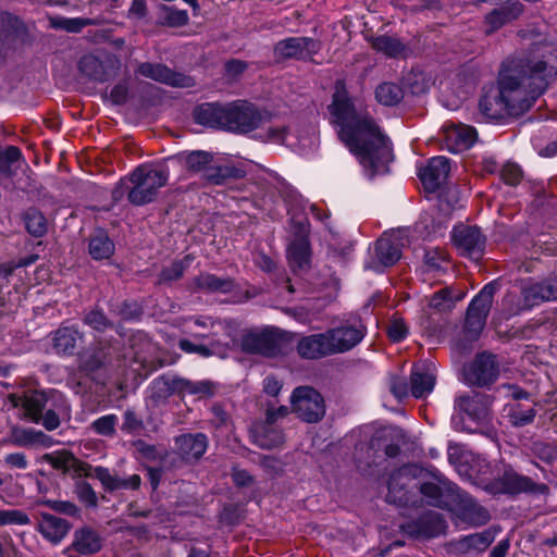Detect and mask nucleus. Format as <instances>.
I'll use <instances>...</instances> for the list:
<instances>
[{
    "label": "nucleus",
    "mask_w": 557,
    "mask_h": 557,
    "mask_svg": "<svg viewBox=\"0 0 557 557\" xmlns=\"http://www.w3.org/2000/svg\"><path fill=\"white\" fill-rule=\"evenodd\" d=\"M213 162V154L208 151L196 150L191 151L185 157V165L189 172L202 173V178L206 181V171L211 168Z\"/></svg>",
    "instance_id": "09e8293b"
},
{
    "label": "nucleus",
    "mask_w": 557,
    "mask_h": 557,
    "mask_svg": "<svg viewBox=\"0 0 557 557\" xmlns=\"http://www.w3.org/2000/svg\"><path fill=\"white\" fill-rule=\"evenodd\" d=\"M556 78L557 45L534 40L502 63L497 86L481 96L479 111L488 121L519 117Z\"/></svg>",
    "instance_id": "f257e3e1"
},
{
    "label": "nucleus",
    "mask_w": 557,
    "mask_h": 557,
    "mask_svg": "<svg viewBox=\"0 0 557 557\" xmlns=\"http://www.w3.org/2000/svg\"><path fill=\"white\" fill-rule=\"evenodd\" d=\"M450 164L445 157L432 158L428 165L420 172V180L429 193H434L447 181Z\"/></svg>",
    "instance_id": "393cba45"
},
{
    "label": "nucleus",
    "mask_w": 557,
    "mask_h": 557,
    "mask_svg": "<svg viewBox=\"0 0 557 557\" xmlns=\"http://www.w3.org/2000/svg\"><path fill=\"white\" fill-rule=\"evenodd\" d=\"M492 397L486 394L472 392L456 398L455 407L465 412L473 421H486L491 413Z\"/></svg>",
    "instance_id": "6ab92c4d"
},
{
    "label": "nucleus",
    "mask_w": 557,
    "mask_h": 557,
    "mask_svg": "<svg viewBox=\"0 0 557 557\" xmlns=\"http://www.w3.org/2000/svg\"><path fill=\"white\" fill-rule=\"evenodd\" d=\"M524 5L520 1L508 3L504 7L493 8L484 15V33L490 36L503 26L517 21L523 13Z\"/></svg>",
    "instance_id": "412c9836"
},
{
    "label": "nucleus",
    "mask_w": 557,
    "mask_h": 557,
    "mask_svg": "<svg viewBox=\"0 0 557 557\" xmlns=\"http://www.w3.org/2000/svg\"><path fill=\"white\" fill-rule=\"evenodd\" d=\"M198 289L209 293H230L234 289L235 283L231 277H219L211 273H200L194 278Z\"/></svg>",
    "instance_id": "4c0bfd02"
},
{
    "label": "nucleus",
    "mask_w": 557,
    "mask_h": 557,
    "mask_svg": "<svg viewBox=\"0 0 557 557\" xmlns=\"http://www.w3.org/2000/svg\"><path fill=\"white\" fill-rule=\"evenodd\" d=\"M371 47L388 58H398L406 50V45L395 36L381 35L370 38Z\"/></svg>",
    "instance_id": "37998d69"
},
{
    "label": "nucleus",
    "mask_w": 557,
    "mask_h": 557,
    "mask_svg": "<svg viewBox=\"0 0 557 557\" xmlns=\"http://www.w3.org/2000/svg\"><path fill=\"white\" fill-rule=\"evenodd\" d=\"M136 73L140 74L144 77L173 87L188 88L195 85V81L193 77L182 73L174 72L170 70L168 66L160 63H140L136 70Z\"/></svg>",
    "instance_id": "2eb2a0df"
},
{
    "label": "nucleus",
    "mask_w": 557,
    "mask_h": 557,
    "mask_svg": "<svg viewBox=\"0 0 557 557\" xmlns=\"http://www.w3.org/2000/svg\"><path fill=\"white\" fill-rule=\"evenodd\" d=\"M450 509H454L460 520L471 525H483L486 524L491 515L486 508L481 506L473 497L468 493L458 488Z\"/></svg>",
    "instance_id": "ddd939ff"
},
{
    "label": "nucleus",
    "mask_w": 557,
    "mask_h": 557,
    "mask_svg": "<svg viewBox=\"0 0 557 557\" xmlns=\"http://www.w3.org/2000/svg\"><path fill=\"white\" fill-rule=\"evenodd\" d=\"M423 332L430 337L453 335L454 324L445 315H423L420 322Z\"/></svg>",
    "instance_id": "c03bdc74"
},
{
    "label": "nucleus",
    "mask_w": 557,
    "mask_h": 557,
    "mask_svg": "<svg viewBox=\"0 0 557 557\" xmlns=\"http://www.w3.org/2000/svg\"><path fill=\"white\" fill-rule=\"evenodd\" d=\"M171 397L168 382L165 381V374L156 377L150 385L149 398L156 406L165 404Z\"/></svg>",
    "instance_id": "4d7b16f0"
},
{
    "label": "nucleus",
    "mask_w": 557,
    "mask_h": 557,
    "mask_svg": "<svg viewBox=\"0 0 557 557\" xmlns=\"http://www.w3.org/2000/svg\"><path fill=\"white\" fill-rule=\"evenodd\" d=\"M132 349L134 350V361L140 363L141 367L149 372L165 364V361L162 359L154 358L153 355L157 350V345L149 338L139 336L132 344Z\"/></svg>",
    "instance_id": "7c9ffc66"
},
{
    "label": "nucleus",
    "mask_w": 557,
    "mask_h": 557,
    "mask_svg": "<svg viewBox=\"0 0 557 557\" xmlns=\"http://www.w3.org/2000/svg\"><path fill=\"white\" fill-rule=\"evenodd\" d=\"M252 441L263 449H271L284 443L283 431L267 421H255L249 429Z\"/></svg>",
    "instance_id": "a878e982"
},
{
    "label": "nucleus",
    "mask_w": 557,
    "mask_h": 557,
    "mask_svg": "<svg viewBox=\"0 0 557 557\" xmlns=\"http://www.w3.org/2000/svg\"><path fill=\"white\" fill-rule=\"evenodd\" d=\"M447 523L443 515L429 510L417 519L400 525V530L412 539L429 540L445 534Z\"/></svg>",
    "instance_id": "9b49d317"
},
{
    "label": "nucleus",
    "mask_w": 557,
    "mask_h": 557,
    "mask_svg": "<svg viewBox=\"0 0 557 557\" xmlns=\"http://www.w3.org/2000/svg\"><path fill=\"white\" fill-rule=\"evenodd\" d=\"M104 22L101 17L96 18H84V17H61L50 16L49 25L53 29H62L67 33H79L84 27L102 25Z\"/></svg>",
    "instance_id": "ea45409f"
},
{
    "label": "nucleus",
    "mask_w": 557,
    "mask_h": 557,
    "mask_svg": "<svg viewBox=\"0 0 557 557\" xmlns=\"http://www.w3.org/2000/svg\"><path fill=\"white\" fill-rule=\"evenodd\" d=\"M550 300H557V281L553 277L522 287L518 308L530 310L534 306Z\"/></svg>",
    "instance_id": "f3484780"
},
{
    "label": "nucleus",
    "mask_w": 557,
    "mask_h": 557,
    "mask_svg": "<svg viewBox=\"0 0 557 557\" xmlns=\"http://www.w3.org/2000/svg\"><path fill=\"white\" fill-rule=\"evenodd\" d=\"M500 373L497 355L484 350L478 352L463 369L465 381L475 387L486 388L493 385Z\"/></svg>",
    "instance_id": "0eeeda50"
},
{
    "label": "nucleus",
    "mask_w": 557,
    "mask_h": 557,
    "mask_svg": "<svg viewBox=\"0 0 557 557\" xmlns=\"http://www.w3.org/2000/svg\"><path fill=\"white\" fill-rule=\"evenodd\" d=\"M435 384V376L424 370L416 369L410 375V393L416 398L430 394Z\"/></svg>",
    "instance_id": "a18cd8bd"
},
{
    "label": "nucleus",
    "mask_w": 557,
    "mask_h": 557,
    "mask_svg": "<svg viewBox=\"0 0 557 557\" xmlns=\"http://www.w3.org/2000/svg\"><path fill=\"white\" fill-rule=\"evenodd\" d=\"M26 34V26L17 16L8 12L0 15V62L15 50L16 41Z\"/></svg>",
    "instance_id": "4468645a"
},
{
    "label": "nucleus",
    "mask_w": 557,
    "mask_h": 557,
    "mask_svg": "<svg viewBox=\"0 0 557 557\" xmlns=\"http://www.w3.org/2000/svg\"><path fill=\"white\" fill-rule=\"evenodd\" d=\"M109 348H98L95 349L89 356H87L82 363L83 370L86 372L92 373L101 368L106 367L111 362Z\"/></svg>",
    "instance_id": "6e6d98bb"
},
{
    "label": "nucleus",
    "mask_w": 557,
    "mask_h": 557,
    "mask_svg": "<svg viewBox=\"0 0 557 557\" xmlns=\"http://www.w3.org/2000/svg\"><path fill=\"white\" fill-rule=\"evenodd\" d=\"M375 97L384 106H395L404 98V91L397 84L383 83L376 87Z\"/></svg>",
    "instance_id": "603ef678"
},
{
    "label": "nucleus",
    "mask_w": 557,
    "mask_h": 557,
    "mask_svg": "<svg viewBox=\"0 0 557 557\" xmlns=\"http://www.w3.org/2000/svg\"><path fill=\"white\" fill-rule=\"evenodd\" d=\"M445 140L449 150L459 152L475 143L476 131L468 125H451L445 128Z\"/></svg>",
    "instance_id": "473e14b6"
},
{
    "label": "nucleus",
    "mask_w": 557,
    "mask_h": 557,
    "mask_svg": "<svg viewBox=\"0 0 557 557\" xmlns=\"http://www.w3.org/2000/svg\"><path fill=\"white\" fill-rule=\"evenodd\" d=\"M191 260L193 257L187 255L182 260H176L170 265L162 268L158 275V284H171L182 278Z\"/></svg>",
    "instance_id": "de8ad7c7"
},
{
    "label": "nucleus",
    "mask_w": 557,
    "mask_h": 557,
    "mask_svg": "<svg viewBox=\"0 0 557 557\" xmlns=\"http://www.w3.org/2000/svg\"><path fill=\"white\" fill-rule=\"evenodd\" d=\"M132 184L128 189V201L134 206H144L153 201L168 182V174L163 170L147 165L136 168L128 178Z\"/></svg>",
    "instance_id": "20e7f679"
},
{
    "label": "nucleus",
    "mask_w": 557,
    "mask_h": 557,
    "mask_svg": "<svg viewBox=\"0 0 557 557\" xmlns=\"http://www.w3.org/2000/svg\"><path fill=\"white\" fill-rule=\"evenodd\" d=\"M30 519L26 512L20 509L0 510V527L3 525H26Z\"/></svg>",
    "instance_id": "052dcab7"
},
{
    "label": "nucleus",
    "mask_w": 557,
    "mask_h": 557,
    "mask_svg": "<svg viewBox=\"0 0 557 557\" xmlns=\"http://www.w3.org/2000/svg\"><path fill=\"white\" fill-rule=\"evenodd\" d=\"M109 67H113L111 60L104 63L92 54L84 55L78 63L79 72L97 82H106L113 75V73L109 71Z\"/></svg>",
    "instance_id": "f704fd0d"
},
{
    "label": "nucleus",
    "mask_w": 557,
    "mask_h": 557,
    "mask_svg": "<svg viewBox=\"0 0 557 557\" xmlns=\"http://www.w3.org/2000/svg\"><path fill=\"white\" fill-rule=\"evenodd\" d=\"M75 494L78 499L88 507L96 508L98 506V497L92 486L85 481H77L75 483Z\"/></svg>",
    "instance_id": "680f3d73"
},
{
    "label": "nucleus",
    "mask_w": 557,
    "mask_h": 557,
    "mask_svg": "<svg viewBox=\"0 0 557 557\" xmlns=\"http://www.w3.org/2000/svg\"><path fill=\"white\" fill-rule=\"evenodd\" d=\"M270 120L267 111L246 100H237L227 104L226 131L247 134L257 129Z\"/></svg>",
    "instance_id": "39448f33"
},
{
    "label": "nucleus",
    "mask_w": 557,
    "mask_h": 557,
    "mask_svg": "<svg viewBox=\"0 0 557 557\" xmlns=\"http://www.w3.org/2000/svg\"><path fill=\"white\" fill-rule=\"evenodd\" d=\"M492 324L495 329L497 336L504 341H510L513 338H527L531 336L532 327L523 326L516 327L510 322V315H497Z\"/></svg>",
    "instance_id": "58836bf2"
},
{
    "label": "nucleus",
    "mask_w": 557,
    "mask_h": 557,
    "mask_svg": "<svg viewBox=\"0 0 557 557\" xmlns=\"http://www.w3.org/2000/svg\"><path fill=\"white\" fill-rule=\"evenodd\" d=\"M41 505L47 506L48 508L58 513L71 517H79L81 515L79 508L72 502L46 499L41 502Z\"/></svg>",
    "instance_id": "e2e57ef3"
},
{
    "label": "nucleus",
    "mask_w": 557,
    "mask_h": 557,
    "mask_svg": "<svg viewBox=\"0 0 557 557\" xmlns=\"http://www.w3.org/2000/svg\"><path fill=\"white\" fill-rule=\"evenodd\" d=\"M177 454L186 461L199 460L207 450L208 438L203 433H186L175 438Z\"/></svg>",
    "instance_id": "bb28decb"
},
{
    "label": "nucleus",
    "mask_w": 557,
    "mask_h": 557,
    "mask_svg": "<svg viewBox=\"0 0 557 557\" xmlns=\"http://www.w3.org/2000/svg\"><path fill=\"white\" fill-rule=\"evenodd\" d=\"M72 470L79 476H94L98 479L103 488L108 492H114L117 490H138L141 483V479L138 474H133L128 479H121L115 474H112L109 469L103 467H92L84 461L76 458V463L73 465Z\"/></svg>",
    "instance_id": "1a4fd4ad"
},
{
    "label": "nucleus",
    "mask_w": 557,
    "mask_h": 557,
    "mask_svg": "<svg viewBox=\"0 0 557 557\" xmlns=\"http://www.w3.org/2000/svg\"><path fill=\"white\" fill-rule=\"evenodd\" d=\"M5 444L18 447H50L53 445V440L42 431L13 425L8 436L0 442V445Z\"/></svg>",
    "instance_id": "b1692460"
},
{
    "label": "nucleus",
    "mask_w": 557,
    "mask_h": 557,
    "mask_svg": "<svg viewBox=\"0 0 557 557\" xmlns=\"http://www.w3.org/2000/svg\"><path fill=\"white\" fill-rule=\"evenodd\" d=\"M47 404V397L45 393L34 391L24 397L22 403L25 409V416L34 423H39L41 420V413Z\"/></svg>",
    "instance_id": "49530a36"
},
{
    "label": "nucleus",
    "mask_w": 557,
    "mask_h": 557,
    "mask_svg": "<svg viewBox=\"0 0 557 557\" xmlns=\"http://www.w3.org/2000/svg\"><path fill=\"white\" fill-rule=\"evenodd\" d=\"M289 267L294 272L304 271L310 263V243L305 227L299 230L287 250Z\"/></svg>",
    "instance_id": "cd10ccee"
},
{
    "label": "nucleus",
    "mask_w": 557,
    "mask_h": 557,
    "mask_svg": "<svg viewBox=\"0 0 557 557\" xmlns=\"http://www.w3.org/2000/svg\"><path fill=\"white\" fill-rule=\"evenodd\" d=\"M502 180L511 186H516L522 178V170L515 163H506L500 171Z\"/></svg>",
    "instance_id": "338daca9"
},
{
    "label": "nucleus",
    "mask_w": 557,
    "mask_h": 557,
    "mask_svg": "<svg viewBox=\"0 0 557 557\" xmlns=\"http://www.w3.org/2000/svg\"><path fill=\"white\" fill-rule=\"evenodd\" d=\"M375 256L384 267H392L401 257L400 238L395 235H384L375 243Z\"/></svg>",
    "instance_id": "72a5a7b5"
},
{
    "label": "nucleus",
    "mask_w": 557,
    "mask_h": 557,
    "mask_svg": "<svg viewBox=\"0 0 557 557\" xmlns=\"http://www.w3.org/2000/svg\"><path fill=\"white\" fill-rule=\"evenodd\" d=\"M114 243L106 231L97 230L90 235L88 251L92 259H109L114 253Z\"/></svg>",
    "instance_id": "e433bc0d"
},
{
    "label": "nucleus",
    "mask_w": 557,
    "mask_h": 557,
    "mask_svg": "<svg viewBox=\"0 0 557 557\" xmlns=\"http://www.w3.org/2000/svg\"><path fill=\"white\" fill-rule=\"evenodd\" d=\"M495 539L491 529L468 535L461 540V545L468 550L484 552Z\"/></svg>",
    "instance_id": "5fc2aeb1"
},
{
    "label": "nucleus",
    "mask_w": 557,
    "mask_h": 557,
    "mask_svg": "<svg viewBox=\"0 0 557 557\" xmlns=\"http://www.w3.org/2000/svg\"><path fill=\"white\" fill-rule=\"evenodd\" d=\"M327 334L334 355H339L357 346L364 337L366 329L362 325H341L329 329Z\"/></svg>",
    "instance_id": "aec40b11"
},
{
    "label": "nucleus",
    "mask_w": 557,
    "mask_h": 557,
    "mask_svg": "<svg viewBox=\"0 0 557 557\" xmlns=\"http://www.w3.org/2000/svg\"><path fill=\"white\" fill-rule=\"evenodd\" d=\"M78 332L71 327L64 326L60 327L53 337V346L58 352L62 354H72Z\"/></svg>",
    "instance_id": "3c124183"
},
{
    "label": "nucleus",
    "mask_w": 557,
    "mask_h": 557,
    "mask_svg": "<svg viewBox=\"0 0 557 557\" xmlns=\"http://www.w3.org/2000/svg\"><path fill=\"white\" fill-rule=\"evenodd\" d=\"M297 354L306 360H319L334 356L327 330L323 333L302 336L297 343Z\"/></svg>",
    "instance_id": "a211bd4d"
},
{
    "label": "nucleus",
    "mask_w": 557,
    "mask_h": 557,
    "mask_svg": "<svg viewBox=\"0 0 557 557\" xmlns=\"http://www.w3.org/2000/svg\"><path fill=\"white\" fill-rule=\"evenodd\" d=\"M21 157V150L15 146H9L4 152L0 151V174L12 177L14 172L11 165L20 160Z\"/></svg>",
    "instance_id": "bf43d9fd"
},
{
    "label": "nucleus",
    "mask_w": 557,
    "mask_h": 557,
    "mask_svg": "<svg viewBox=\"0 0 557 557\" xmlns=\"http://www.w3.org/2000/svg\"><path fill=\"white\" fill-rule=\"evenodd\" d=\"M486 315H463L461 325L454 323V344L460 352L471 349L472 343L478 341L484 326Z\"/></svg>",
    "instance_id": "dca6fc26"
},
{
    "label": "nucleus",
    "mask_w": 557,
    "mask_h": 557,
    "mask_svg": "<svg viewBox=\"0 0 557 557\" xmlns=\"http://www.w3.org/2000/svg\"><path fill=\"white\" fill-rule=\"evenodd\" d=\"M215 386L211 381H190L185 379L184 395H194L198 397H211L214 394Z\"/></svg>",
    "instance_id": "13d9d810"
},
{
    "label": "nucleus",
    "mask_w": 557,
    "mask_h": 557,
    "mask_svg": "<svg viewBox=\"0 0 557 557\" xmlns=\"http://www.w3.org/2000/svg\"><path fill=\"white\" fill-rule=\"evenodd\" d=\"M117 418L114 414L103 416L95 420L91 424V429L99 435L112 436L115 434V425Z\"/></svg>",
    "instance_id": "0e129e2a"
},
{
    "label": "nucleus",
    "mask_w": 557,
    "mask_h": 557,
    "mask_svg": "<svg viewBox=\"0 0 557 557\" xmlns=\"http://www.w3.org/2000/svg\"><path fill=\"white\" fill-rule=\"evenodd\" d=\"M451 238L461 256L474 261H479L483 257L486 237L478 226L457 225L453 230Z\"/></svg>",
    "instance_id": "9d476101"
},
{
    "label": "nucleus",
    "mask_w": 557,
    "mask_h": 557,
    "mask_svg": "<svg viewBox=\"0 0 557 557\" xmlns=\"http://www.w3.org/2000/svg\"><path fill=\"white\" fill-rule=\"evenodd\" d=\"M293 334L278 327L250 330L242 336V350L264 357H276L292 343Z\"/></svg>",
    "instance_id": "7ed1b4c3"
},
{
    "label": "nucleus",
    "mask_w": 557,
    "mask_h": 557,
    "mask_svg": "<svg viewBox=\"0 0 557 557\" xmlns=\"http://www.w3.org/2000/svg\"><path fill=\"white\" fill-rule=\"evenodd\" d=\"M465 294L461 292L454 293L450 288L445 287L436 292L429 299V308L438 312H448L456 309V304L461 301Z\"/></svg>",
    "instance_id": "a19ab883"
},
{
    "label": "nucleus",
    "mask_w": 557,
    "mask_h": 557,
    "mask_svg": "<svg viewBox=\"0 0 557 557\" xmlns=\"http://www.w3.org/2000/svg\"><path fill=\"white\" fill-rule=\"evenodd\" d=\"M486 488L492 493H503L509 495L531 494L548 495L550 490L545 483H536L530 476L522 475L509 468L504 473L487 484Z\"/></svg>",
    "instance_id": "423d86ee"
},
{
    "label": "nucleus",
    "mask_w": 557,
    "mask_h": 557,
    "mask_svg": "<svg viewBox=\"0 0 557 557\" xmlns=\"http://www.w3.org/2000/svg\"><path fill=\"white\" fill-rule=\"evenodd\" d=\"M385 331L388 338L392 342L397 343L407 336L408 325L401 318H394L387 323Z\"/></svg>",
    "instance_id": "69168bd1"
},
{
    "label": "nucleus",
    "mask_w": 557,
    "mask_h": 557,
    "mask_svg": "<svg viewBox=\"0 0 557 557\" xmlns=\"http://www.w3.org/2000/svg\"><path fill=\"white\" fill-rule=\"evenodd\" d=\"M533 451L541 460L546 462H553L557 459V448L547 443H534Z\"/></svg>",
    "instance_id": "774afa93"
},
{
    "label": "nucleus",
    "mask_w": 557,
    "mask_h": 557,
    "mask_svg": "<svg viewBox=\"0 0 557 557\" xmlns=\"http://www.w3.org/2000/svg\"><path fill=\"white\" fill-rule=\"evenodd\" d=\"M194 119L200 125L226 129L227 104L202 103L195 108Z\"/></svg>",
    "instance_id": "c756f323"
},
{
    "label": "nucleus",
    "mask_w": 557,
    "mask_h": 557,
    "mask_svg": "<svg viewBox=\"0 0 557 557\" xmlns=\"http://www.w3.org/2000/svg\"><path fill=\"white\" fill-rule=\"evenodd\" d=\"M246 171L243 166L233 163H225L220 165L212 164L206 171V183L210 185H224L231 181L244 178Z\"/></svg>",
    "instance_id": "c9c22d12"
},
{
    "label": "nucleus",
    "mask_w": 557,
    "mask_h": 557,
    "mask_svg": "<svg viewBox=\"0 0 557 557\" xmlns=\"http://www.w3.org/2000/svg\"><path fill=\"white\" fill-rule=\"evenodd\" d=\"M42 460L48 462L53 469L62 471L64 474L72 470L76 463V457L69 450H61L55 454H45Z\"/></svg>",
    "instance_id": "864d4df0"
},
{
    "label": "nucleus",
    "mask_w": 557,
    "mask_h": 557,
    "mask_svg": "<svg viewBox=\"0 0 557 557\" xmlns=\"http://www.w3.org/2000/svg\"><path fill=\"white\" fill-rule=\"evenodd\" d=\"M412 479L413 478L409 467H403L394 471L388 480L386 502L399 507L409 506L411 503V497L407 487Z\"/></svg>",
    "instance_id": "5701e85b"
},
{
    "label": "nucleus",
    "mask_w": 557,
    "mask_h": 557,
    "mask_svg": "<svg viewBox=\"0 0 557 557\" xmlns=\"http://www.w3.org/2000/svg\"><path fill=\"white\" fill-rule=\"evenodd\" d=\"M458 486L449 481H440V484L433 482L422 483L419 487L420 493L426 498L430 506L441 509H450L455 493Z\"/></svg>",
    "instance_id": "4be33fe9"
},
{
    "label": "nucleus",
    "mask_w": 557,
    "mask_h": 557,
    "mask_svg": "<svg viewBox=\"0 0 557 557\" xmlns=\"http://www.w3.org/2000/svg\"><path fill=\"white\" fill-rule=\"evenodd\" d=\"M329 110L334 123L341 126V139L360 158L364 166L372 170L371 175L391 160L387 138L371 117L358 114L343 79L335 82V91Z\"/></svg>",
    "instance_id": "f03ea898"
},
{
    "label": "nucleus",
    "mask_w": 557,
    "mask_h": 557,
    "mask_svg": "<svg viewBox=\"0 0 557 557\" xmlns=\"http://www.w3.org/2000/svg\"><path fill=\"white\" fill-rule=\"evenodd\" d=\"M27 232L34 237H41L47 233L48 224L44 214L35 208H29L23 214Z\"/></svg>",
    "instance_id": "8fccbe9b"
},
{
    "label": "nucleus",
    "mask_w": 557,
    "mask_h": 557,
    "mask_svg": "<svg viewBox=\"0 0 557 557\" xmlns=\"http://www.w3.org/2000/svg\"><path fill=\"white\" fill-rule=\"evenodd\" d=\"M292 408L296 416L307 423H318L325 416L323 396L311 386L296 387L290 397Z\"/></svg>",
    "instance_id": "6e6552de"
},
{
    "label": "nucleus",
    "mask_w": 557,
    "mask_h": 557,
    "mask_svg": "<svg viewBox=\"0 0 557 557\" xmlns=\"http://www.w3.org/2000/svg\"><path fill=\"white\" fill-rule=\"evenodd\" d=\"M322 48L319 40L309 37H290L278 41L274 47V55L278 60L297 59L312 60Z\"/></svg>",
    "instance_id": "f8f14e48"
},
{
    "label": "nucleus",
    "mask_w": 557,
    "mask_h": 557,
    "mask_svg": "<svg viewBox=\"0 0 557 557\" xmlns=\"http://www.w3.org/2000/svg\"><path fill=\"white\" fill-rule=\"evenodd\" d=\"M498 289V281L486 284L472 299L466 313H488L493 306L494 295Z\"/></svg>",
    "instance_id": "79ce46f5"
},
{
    "label": "nucleus",
    "mask_w": 557,
    "mask_h": 557,
    "mask_svg": "<svg viewBox=\"0 0 557 557\" xmlns=\"http://www.w3.org/2000/svg\"><path fill=\"white\" fill-rule=\"evenodd\" d=\"M72 524L60 517L40 512L37 530L50 543L59 544L70 532Z\"/></svg>",
    "instance_id": "c85d7f7f"
},
{
    "label": "nucleus",
    "mask_w": 557,
    "mask_h": 557,
    "mask_svg": "<svg viewBox=\"0 0 557 557\" xmlns=\"http://www.w3.org/2000/svg\"><path fill=\"white\" fill-rule=\"evenodd\" d=\"M102 547V539L97 531L89 527L77 529L73 542L67 550H75L79 555H94Z\"/></svg>",
    "instance_id": "2f4dec72"
}]
</instances>
